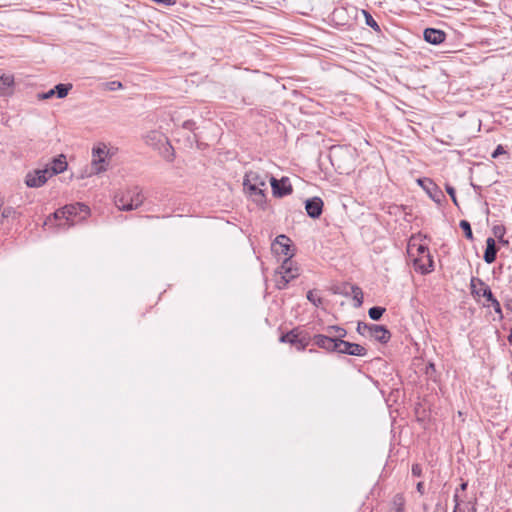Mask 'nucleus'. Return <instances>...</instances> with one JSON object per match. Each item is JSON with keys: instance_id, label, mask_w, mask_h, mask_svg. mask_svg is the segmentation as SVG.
Listing matches in <instances>:
<instances>
[{"instance_id": "393cba45", "label": "nucleus", "mask_w": 512, "mask_h": 512, "mask_svg": "<svg viewBox=\"0 0 512 512\" xmlns=\"http://www.w3.org/2000/svg\"><path fill=\"white\" fill-rule=\"evenodd\" d=\"M505 232L506 230L504 226L493 227V234L495 235V237L498 238L499 242H501L504 245L508 244V241L504 239Z\"/></svg>"}, {"instance_id": "2eb2a0df", "label": "nucleus", "mask_w": 512, "mask_h": 512, "mask_svg": "<svg viewBox=\"0 0 512 512\" xmlns=\"http://www.w3.org/2000/svg\"><path fill=\"white\" fill-rule=\"evenodd\" d=\"M314 344L327 352H336L337 342L330 335L316 334L311 337Z\"/></svg>"}, {"instance_id": "72a5a7b5", "label": "nucleus", "mask_w": 512, "mask_h": 512, "mask_svg": "<svg viewBox=\"0 0 512 512\" xmlns=\"http://www.w3.org/2000/svg\"><path fill=\"white\" fill-rule=\"evenodd\" d=\"M411 472L413 476L420 477L422 475V467L419 464H413Z\"/></svg>"}, {"instance_id": "7ed1b4c3", "label": "nucleus", "mask_w": 512, "mask_h": 512, "mask_svg": "<svg viewBox=\"0 0 512 512\" xmlns=\"http://www.w3.org/2000/svg\"><path fill=\"white\" fill-rule=\"evenodd\" d=\"M408 254L414 257V267L421 274H428L433 270V260L429 249L423 244H417L411 239L408 243Z\"/></svg>"}, {"instance_id": "6ab92c4d", "label": "nucleus", "mask_w": 512, "mask_h": 512, "mask_svg": "<svg viewBox=\"0 0 512 512\" xmlns=\"http://www.w3.org/2000/svg\"><path fill=\"white\" fill-rule=\"evenodd\" d=\"M497 247L495 240L491 237L486 240V249L484 251L483 259L487 264H492L496 260Z\"/></svg>"}, {"instance_id": "20e7f679", "label": "nucleus", "mask_w": 512, "mask_h": 512, "mask_svg": "<svg viewBox=\"0 0 512 512\" xmlns=\"http://www.w3.org/2000/svg\"><path fill=\"white\" fill-rule=\"evenodd\" d=\"M114 201L119 210L130 211L140 207L144 201V196L139 187L135 186L123 191H119Z\"/></svg>"}, {"instance_id": "58836bf2", "label": "nucleus", "mask_w": 512, "mask_h": 512, "mask_svg": "<svg viewBox=\"0 0 512 512\" xmlns=\"http://www.w3.org/2000/svg\"><path fill=\"white\" fill-rule=\"evenodd\" d=\"M191 125H192V123H191V122H185V123H184V127H186V128H190V127H191Z\"/></svg>"}, {"instance_id": "c756f323", "label": "nucleus", "mask_w": 512, "mask_h": 512, "mask_svg": "<svg viewBox=\"0 0 512 512\" xmlns=\"http://www.w3.org/2000/svg\"><path fill=\"white\" fill-rule=\"evenodd\" d=\"M17 215V211L12 207H6L2 211V218H16Z\"/></svg>"}, {"instance_id": "1a4fd4ad", "label": "nucleus", "mask_w": 512, "mask_h": 512, "mask_svg": "<svg viewBox=\"0 0 512 512\" xmlns=\"http://www.w3.org/2000/svg\"><path fill=\"white\" fill-rule=\"evenodd\" d=\"M109 164V150L105 144H99L92 149V173L99 174L107 170Z\"/></svg>"}, {"instance_id": "b1692460", "label": "nucleus", "mask_w": 512, "mask_h": 512, "mask_svg": "<svg viewBox=\"0 0 512 512\" xmlns=\"http://www.w3.org/2000/svg\"><path fill=\"white\" fill-rule=\"evenodd\" d=\"M385 312V308L380 306L371 307L368 311V315L372 320H379Z\"/></svg>"}, {"instance_id": "9d476101", "label": "nucleus", "mask_w": 512, "mask_h": 512, "mask_svg": "<svg viewBox=\"0 0 512 512\" xmlns=\"http://www.w3.org/2000/svg\"><path fill=\"white\" fill-rule=\"evenodd\" d=\"M50 177L48 168L37 169L26 175L25 183L28 187L37 188L44 185Z\"/></svg>"}, {"instance_id": "f257e3e1", "label": "nucleus", "mask_w": 512, "mask_h": 512, "mask_svg": "<svg viewBox=\"0 0 512 512\" xmlns=\"http://www.w3.org/2000/svg\"><path fill=\"white\" fill-rule=\"evenodd\" d=\"M267 178V174H260L256 171H249L244 177V190L259 207H264L266 203L265 190L267 189Z\"/></svg>"}, {"instance_id": "39448f33", "label": "nucleus", "mask_w": 512, "mask_h": 512, "mask_svg": "<svg viewBox=\"0 0 512 512\" xmlns=\"http://www.w3.org/2000/svg\"><path fill=\"white\" fill-rule=\"evenodd\" d=\"M471 294L477 297H484L486 302L483 304L485 307H493L499 318H503V313L499 301L494 297L490 287L485 282L476 277H472L470 281Z\"/></svg>"}, {"instance_id": "6e6552de", "label": "nucleus", "mask_w": 512, "mask_h": 512, "mask_svg": "<svg viewBox=\"0 0 512 512\" xmlns=\"http://www.w3.org/2000/svg\"><path fill=\"white\" fill-rule=\"evenodd\" d=\"M357 332L362 336L374 338L380 343H387L391 338V333L382 325L367 324L358 322Z\"/></svg>"}, {"instance_id": "c9c22d12", "label": "nucleus", "mask_w": 512, "mask_h": 512, "mask_svg": "<svg viewBox=\"0 0 512 512\" xmlns=\"http://www.w3.org/2000/svg\"><path fill=\"white\" fill-rule=\"evenodd\" d=\"M417 491L420 493V494H423L424 493V484L422 482H419L417 483Z\"/></svg>"}, {"instance_id": "ea45409f", "label": "nucleus", "mask_w": 512, "mask_h": 512, "mask_svg": "<svg viewBox=\"0 0 512 512\" xmlns=\"http://www.w3.org/2000/svg\"><path fill=\"white\" fill-rule=\"evenodd\" d=\"M508 341L512 345V331H511V333L508 336Z\"/></svg>"}, {"instance_id": "0eeeda50", "label": "nucleus", "mask_w": 512, "mask_h": 512, "mask_svg": "<svg viewBox=\"0 0 512 512\" xmlns=\"http://www.w3.org/2000/svg\"><path fill=\"white\" fill-rule=\"evenodd\" d=\"M279 340L282 343H288L294 346L298 351H304L311 342V335L308 331L296 327L286 334H283Z\"/></svg>"}, {"instance_id": "c85d7f7f", "label": "nucleus", "mask_w": 512, "mask_h": 512, "mask_svg": "<svg viewBox=\"0 0 512 512\" xmlns=\"http://www.w3.org/2000/svg\"><path fill=\"white\" fill-rule=\"evenodd\" d=\"M363 13L365 15L366 24L369 27L373 28L375 31H379L380 27L377 24V22L374 20V18L368 12H366L365 10H363Z\"/></svg>"}, {"instance_id": "4468645a", "label": "nucleus", "mask_w": 512, "mask_h": 512, "mask_svg": "<svg viewBox=\"0 0 512 512\" xmlns=\"http://www.w3.org/2000/svg\"><path fill=\"white\" fill-rule=\"evenodd\" d=\"M270 182L274 196L283 197L292 193V187L288 178L283 177L281 180H277L271 177Z\"/></svg>"}, {"instance_id": "2f4dec72", "label": "nucleus", "mask_w": 512, "mask_h": 512, "mask_svg": "<svg viewBox=\"0 0 512 512\" xmlns=\"http://www.w3.org/2000/svg\"><path fill=\"white\" fill-rule=\"evenodd\" d=\"M446 191L447 193L449 194V196L451 197L453 203L458 206V202H457V198H456V193H455V189L450 186V185H446Z\"/></svg>"}, {"instance_id": "5701e85b", "label": "nucleus", "mask_w": 512, "mask_h": 512, "mask_svg": "<svg viewBox=\"0 0 512 512\" xmlns=\"http://www.w3.org/2000/svg\"><path fill=\"white\" fill-rule=\"evenodd\" d=\"M72 88L71 84H57L54 87L55 94H57L58 98H64L67 96L69 90Z\"/></svg>"}, {"instance_id": "f704fd0d", "label": "nucleus", "mask_w": 512, "mask_h": 512, "mask_svg": "<svg viewBox=\"0 0 512 512\" xmlns=\"http://www.w3.org/2000/svg\"><path fill=\"white\" fill-rule=\"evenodd\" d=\"M54 95H55V90L53 88V89H50L48 92L38 94V98L44 100V99H49V98L53 97Z\"/></svg>"}, {"instance_id": "a878e982", "label": "nucleus", "mask_w": 512, "mask_h": 512, "mask_svg": "<svg viewBox=\"0 0 512 512\" xmlns=\"http://www.w3.org/2000/svg\"><path fill=\"white\" fill-rule=\"evenodd\" d=\"M353 299L356 301V306L359 307L363 303V292L360 287L352 286Z\"/></svg>"}, {"instance_id": "473e14b6", "label": "nucleus", "mask_w": 512, "mask_h": 512, "mask_svg": "<svg viewBox=\"0 0 512 512\" xmlns=\"http://www.w3.org/2000/svg\"><path fill=\"white\" fill-rule=\"evenodd\" d=\"M502 154H506V151L502 145H498L492 153V158H497Z\"/></svg>"}, {"instance_id": "7c9ffc66", "label": "nucleus", "mask_w": 512, "mask_h": 512, "mask_svg": "<svg viewBox=\"0 0 512 512\" xmlns=\"http://www.w3.org/2000/svg\"><path fill=\"white\" fill-rule=\"evenodd\" d=\"M105 85H106V89H108L110 91H115V90L121 89L123 87V85L120 81H110V82H107Z\"/></svg>"}, {"instance_id": "f3484780", "label": "nucleus", "mask_w": 512, "mask_h": 512, "mask_svg": "<svg viewBox=\"0 0 512 512\" xmlns=\"http://www.w3.org/2000/svg\"><path fill=\"white\" fill-rule=\"evenodd\" d=\"M446 34L442 30L426 28L424 30V39L431 44H440L444 42Z\"/></svg>"}, {"instance_id": "4c0bfd02", "label": "nucleus", "mask_w": 512, "mask_h": 512, "mask_svg": "<svg viewBox=\"0 0 512 512\" xmlns=\"http://www.w3.org/2000/svg\"><path fill=\"white\" fill-rule=\"evenodd\" d=\"M393 512H403V508L401 506H398L394 509Z\"/></svg>"}, {"instance_id": "4be33fe9", "label": "nucleus", "mask_w": 512, "mask_h": 512, "mask_svg": "<svg viewBox=\"0 0 512 512\" xmlns=\"http://www.w3.org/2000/svg\"><path fill=\"white\" fill-rule=\"evenodd\" d=\"M327 333L334 338L335 342L338 343L339 340H343V338L347 335V331L340 326H329L326 329Z\"/></svg>"}, {"instance_id": "dca6fc26", "label": "nucleus", "mask_w": 512, "mask_h": 512, "mask_svg": "<svg viewBox=\"0 0 512 512\" xmlns=\"http://www.w3.org/2000/svg\"><path fill=\"white\" fill-rule=\"evenodd\" d=\"M323 205V201L320 197H313L305 201L306 212L313 219L320 217L323 211Z\"/></svg>"}, {"instance_id": "aec40b11", "label": "nucleus", "mask_w": 512, "mask_h": 512, "mask_svg": "<svg viewBox=\"0 0 512 512\" xmlns=\"http://www.w3.org/2000/svg\"><path fill=\"white\" fill-rule=\"evenodd\" d=\"M67 168V162L64 155H60L57 158H54L51 162V167L49 169V175H57L59 173H62Z\"/></svg>"}, {"instance_id": "ddd939ff", "label": "nucleus", "mask_w": 512, "mask_h": 512, "mask_svg": "<svg viewBox=\"0 0 512 512\" xmlns=\"http://www.w3.org/2000/svg\"><path fill=\"white\" fill-rule=\"evenodd\" d=\"M418 184L428 193L432 200L440 203L444 197L442 191L438 186L429 178H423L417 180Z\"/></svg>"}, {"instance_id": "a211bd4d", "label": "nucleus", "mask_w": 512, "mask_h": 512, "mask_svg": "<svg viewBox=\"0 0 512 512\" xmlns=\"http://www.w3.org/2000/svg\"><path fill=\"white\" fill-rule=\"evenodd\" d=\"M454 502L453 512H476V501L460 500L457 492L454 494Z\"/></svg>"}, {"instance_id": "f8f14e48", "label": "nucleus", "mask_w": 512, "mask_h": 512, "mask_svg": "<svg viewBox=\"0 0 512 512\" xmlns=\"http://www.w3.org/2000/svg\"><path fill=\"white\" fill-rule=\"evenodd\" d=\"M291 240L286 235H278L272 243V251L277 255H283L285 258L293 256L291 252Z\"/></svg>"}, {"instance_id": "cd10ccee", "label": "nucleus", "mask_w": 512, "mask_h": 512, "mask_svg": "<svg viewBox=\"0 0 512 512\" xmlns=\"http://www.w3.org/2000/svg\"><path fill=\"white\" fill-rule=\"evenodd\" d=\"M307 299L313 303L315 306H320L322 304V299L321 297L317 294L316 291L314 290H310L308 291L307 293Z\"/></svg>"}, {"instance_id": "e433bc0d", "label": "nucleus", "mask_w": 512, "mask_h": 512, "mask_svg": "<svg viewBox=\"0 0 512 512\" xmlns=\"http://www.w3.org/2000/svg\"><path fill=\"white\" fill-rule=\"evenodd\" d=\"M466 488H467V483H466V482H463V483L460 485V489H461L462 491H464Z\"/></svg>"}, {"instance_id": "412c9836", "label": "nucleus", "mask_w": 512, "mask_h": 512, "mask_svg": "<svg viewBox=\"0 0 512 512\" xmlns=\"http://www.w3.org/2000/svg\"><path fill=\"white\" fill-rule=\"evenodd\" d=\"M14 85V77L10 74H1L0 76V96H6L11 93Z\"/></svg>"}, {"instance_id": "9b49d317", "label": "nucleus", "mask_w": 512, "mask_h": 512, "mask_svg": "<svg viewBox=\"0 0 512 512\" xmlns=\"http://www.w3.org/2000/svg\"><path fill=\"white\" fill-rule=\"evenodd\" d=\"M336 352L341 354L363 357L367 354V349L364 346L357 343L339 340L337 343Z\"/></svg>"}, {"instance_id": "bb28decb", "label": "nucleus", "mask_w": 512, "mask_h": 512, "mask_svg": "<svg viewBox=\"0 0 512 512\" xmlns=\"http://www.w3.org/2000/svg\"><path fill=\"white\" fill-rule=\"evenodd\" d=\"M460 228L464 231L465 237L469 240L473 239L471 225L467 220H461L459 223Z\"/></svg>"}, {"instance_id": "f03ea898", "label": "nucleus", "mask_w": 512, "mask_h": 512, "mask_svg": "<svg viewBox=\"0 0 512 512\" xmlns=\"http://www.w3.org/2000/svg\"><path fill=\"white\" fill-rule=\"evenodd\" d=\"M89 207L82 203L66 205L54 212L53 217L59 221L58 226L68 229L84 221L89 215Z\"/></svg>"}, {"instance_id": "423d86ee", "label": "nucleus", "mask_w": 512, "mask_h": 512, "mask_svg": "<svg viewBox=\"0 0 512 512\" xmlns=\"http://www.w3.org/2000/svg\"><path fill=\"white\" fill-rule=\"evenodd\" d=\"M298 276L299 268L296 263L290 257L285 258L275 273V285L279 290H283Z\"/></svg>"}]
</instances>
